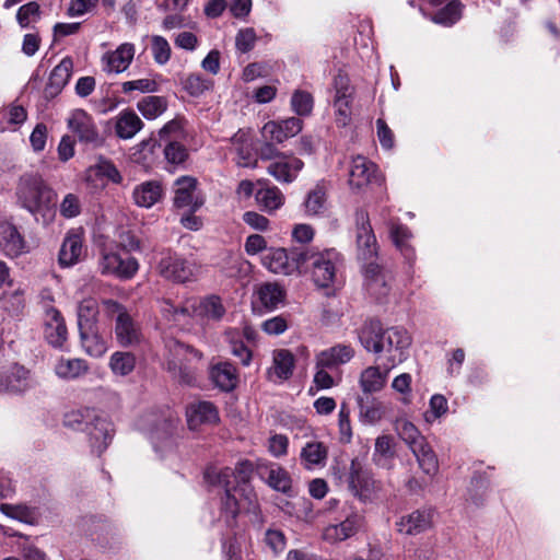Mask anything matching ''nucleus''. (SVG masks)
Returning <instances> with one entry per match:
<instances>
[{
	"label": "nucleus",
	"mask_w": 560,
	"mask_h": 560,
	"mask_svg": "<svg viewBox=\"0 0 560 560\" xmlns=\"http://www.w3.org/2000/svg\"><path fill=\"white\" fill-rule=\"evenodd\" d=\"M303 162L294 156H283L268 166V173L278 182L291 183L303 168Z\"/></svg>",
	"instance_id": "nucleus-26"
},
{
	"label": "nucleus",
	"mask_w": 560,
	"mask_h": 560,
	"mask_svg": "<svg viewBox=\"0 0 560 560\" xmlns=\"http://www.w3.org/2000/svg\"><path fill=\"white\" fill-rule=\"evenodd\" d=\"M143 127L140 117L131 109H125L116 118L115 132L120 139H131Z\"/></svg>",
	"instance_id": "nucleus-28"
},
{
	"label": "nucleus",
	"mask_w": 560,
	"mask_h": 560,
	"mask_svg": "<svg viewBox=\"0 0 560 560\" xmlns=\"http://www.w3.org/2000/svg\"><path fill=\"white\" fill-rule=\"evenodd\" d=\"M256 39L257 37L254 28L247 27L237 33L235 46L241 52H248L254 48Z\"/></svg>",
	"instance_id": "nucleus-60"
},
{
	"label": "nucleus",
	"mask_w": 560,
	"mask_h": 560,
	"mask_svg": "<svg viewBox=\"0 0 560 560\" xmlns=\"http://www.w3.org/2000/svg\"><path fill=\"white\" fill-rule=\"evenodd\" d=\"M294 368V357L287 349H279L273 351V365L269 370V377L273 381L288 380Z\"/></svg>",
	"instance_id": "nucleus-29"
},
{
	"label": "nucleus",
	"mask_w": 560,
	"mask_h": 560,
	"mask_svg": "<svg viewBox=\"0 0 560 560\" xmlns=\"http://www.w3.org/2000/svg\"><path fill=\"white\" fill-rule=\"evenodd\" d=\"M389 234L396 247L409 257L411 254V250L408 246V240L410 238L409 230L401 224L392 222L389 223Z\"/></svg>",
	"instance_id": "nucleus-48"
},
{
	"label": "nucleus",
	"mask_w": 560,
	"mask_h": 560,
	"mask_svg": "<svg viewBox=\"0 0 560 560\" xmlns=\"http://www.w3.org/2000/svg\"><path fill=\"white\" fill-rule=\"evenodd\" d=\"M98 305L94 299H85L78 306L79 330L96 327Z\"/></svg>",
	"instance_id": "nucleus-43"
},
{
	"label": "nucleus",
	"mask_w": 560,
	"mask_h": 560,
	"mask_svg": "<svg viewBox=\"0 0 560 560\" xmlns=\"http://www.w3.org/2000/svg\"><path fill=\"white\" fill-rule=\"evenodd\" d=\"M234 476V471L230 467H224L220 470L215 468H209L205 472V478L208 482L224 488V497L222 498V511L231 518H234L240 511V502L236 498V493L245 492V489H238L232 487L231 477Z\"/></svg>",
	"instance_id": "nucleus-10"
},
{
	"label": "nucleus",
	"mask_w": 560,
	"mask_h": 560,
	"mask_svg": "<svg viewBox=\"0 0 560 560\" xmlns=\"http://www.w3.org/2000/svg\"><path fill=\"white\" fill-rule=\"evenodd\" d=\"M88 371L86 362L82 359L61 358L55 365V373L58 377L73 380L83 375Z\"/></svg>",
	"instance_id": "nucleus-40"
},
{
	"label": "nucleus",
	"mask_w": 560,
	"mask_h": 560,
	"mask_svg": "<svg viewBox=\"0 0 560 560\" xmlns=\"http://www.w3.org/2000/svg\"><path fill=\"white\" fill-rule=\"evenodd\" d=\"M30 385V371L23 365L13 363L7 368H0V394L21 393Z\"/></svg>",
	"instance_id": "nucleus-16"
},
{
	"label": "nucleus",
	"mask_w": 560,
	"mask_h": 560,
	"mask_svg": "<svg viewBox=\"0 0 560 560\" xmlns=\"http://www.w3.org/2000/svg\"><path fill=\"white\" fill-rule=\"evenodd\" d=\"M258 475L276 491L288 493L292 488L290 474L276 463L260 464Z\"/></svg>",
	"instance_id": "nucleus-20"
},
{
	"label": "nucleus",
	"mask_w": 560,
	"mask_h": 560,
	"mask_svg": "<svg viewBox=\"0 0 560 560\" xmlns=\"http://www.w3.org/2000/svg\"><path fill=\"white\" fill-rule=\"evenodd\" d=\"M354 355V349L348 345H337L320 351L316 355L317 368H335L349 362Z\"/></svg>",
	"instance_id": "nucleus-24"
},
{
	"label": "nucleus",
	"mask_w": 560,
	"mask_h": 560,
	"mask_svg": "<svg viewBox=\"0 0 560 560\" xmlns=\"http://www.w3.org/2000/svg\"><path fill=\"white\" fill-rule=\"evenodd\" d=\"M432 515L430 510H417L400 518L398 530L406 535H418L431 527Z\"/></svg>",
	"instance_id": "nucleus-25"
},
{
	"label": "nucleus",
	"mask_w": 560,
	"mask_h": 560,
	"mask_svg": "<svg viewBox=\"0 0 560 560\" xmlns=\"http://www.w3.org/2000/svg\"><path fill=\"white\" fill-rule=\"evenodd\" d=\"M67 124L80 143L93 149L104 144V136L100 131L94 118L84 109L78 108L72 110L67 119Z\"/></svg>",
	"instance_id": "nucleus-8"
},
{
	"label": "nucleus",
	"mask_w": 560,
	"mask_h": 560,
	"mask_svg": "<svg viewBox=\"0 0 560 560\" xmlns=\"http://www.w3.org/2000/svg\"><path fill=\"white\" fill-rule=\"evenodd\" d=\"M395 430L408 447L424 438L417 427L406 418H398L396 420Z\"/></svg>",
	"instance_id": "nucleus-46"
},
{
	"label": "nucleus",
	"mask_w": 560,
	"mask_h": 560,
	"mask_svg": "<svg viewBox=\"0 0 560 560\" xmlns=\"http://www.w3.org/2000/svg\"><path fill=\"white\" fill-rule=\"evenodd\" d=\"M162 196V185L156 180L141 183L132 192L136 205L143 208H151L161 200Z\"/></svg>",
	"instance_id": "nucleus-27"
},
{
	"label": "nucleus",
	"mask_w": 560,
	"mask_h": 560,
	"mask_svg": "<svg viewBox=\"0 0 560 560\" xmlns=\"http://www.w3.org/2000/svg\"><path fill=\"white\" fill-rule=\"evenodd\" d=\"M93 177L106 178L114 184H120L122 176L114 163L103 156H98L94 165L90 166L86 172V179L91 180Z\"/></svg>",
	"instance_id": "nucleus-35"
},
{
	"label": "nucleus",
	"mask_w": 560,
	"mask_h": 560,
	"mask_svg": "<svg viewBox=\"0 0 560 560\" xmlns=\"http://www.w3.org/2000/svg\"><path fill=\"white\" fill-rule=\"evenodd\" d=\"M301 462L306 469L323 467L326 464L328 450L323 442H307L301 451Z\"/></svg>",
	"instance_id": "nucleus-31"
},
{
	"label": "nucleus",
	"mask_w": 560,
	"mask_h": 560,
	"mask_svg": "<svg viewBox=\"0 0 560 560\" xmlns=\"http://www.w3.org/2000/svg\"><path fill=\"white\" fill-rule=\"evenodd\" d=\"M366 291L376 300H382L389 292V285L386 275L375 262L365 266L364 271Z\"/></svg>",
	"instance_id": "nucleus-23"
},
{
	"label": "nucleus",
	"mask_w": 560,
	"mask_h": 560,
	"mask_svg": "<svg viewBox=\"0 0 560 560\" xmlns=\"http://www.w3.org/2000/svg\"><path fill=\"white\" fill-rule=\"evenodd\" d=\"M186 413L190 429H196L201 424H213L219 421L218 409L210 401L190 404Z\"/></svg>",
	"instance_id": "nucleus-22"
},
{
	"label": "nucleus",
	"mask_w": 560,
	"mask_h": 560,
	"mask_svg": "<svg viewBox=\"0 0 560 560\" xmlns=\"http://www.w3.org/2000/svg\"><path fill=\"white\" fill-rule=\"evenodd\" d=\"M388 372H382L380 366H369L360 375V386L364 393L380 392L386 384Z\"/></svg>",
	"instance_id": "nucleus-37"
},
{
	"label": "nucleus",
	"mask_w": 560,
	"mask_h": 560,
	"mask_svg": "<svg viewBox=\"0 0 560 560\" xmlns=\"http://www.w3.org/2000/svg\"><path fill=\"white\" fill-rule=\"evenodd\" d=\"M358 257L368 264L377 257V243L366 211L355 212Z\"/></svg>",
	"instance_id": "nucleus-11"
},
{
	"label": "nucleus",
	"mask_w": 560,
	"mask_h": 560,
	"mask_svg": "<svg viewBox=\"0 0 560 560\" xmlns=\"http://www.w3.org/2000/svg\"><path fill=\"white\" fill-rule=\"evenodd\" d=\"M213 383L222 390L229 392L236 387V369L229 362H220L212 366L210 372Z\"/></svg>",
	"instance_id": "nucleus-32"
},
{
	"label": "nucleus",
	"mask_w": 560,
	"mask_h": 560,
	"mask_svg": "<svg viewBox=\"0 0 560 560\" xmlns=\"http://www.w3.org/2000/svg\"><path fill=\"white\" fill-rule=\"evenodd\" d=\"M82 347L92 357L100 358L107 351L106 341L97 334L96 327L79 330Z\"/></svg>",
	"instance_id": "nucleus-39"
},
{
	"label": "nucleus",
	"mask_w": 560,
	"mask_h": 560,
	"mask_svg": "<svg viewBox=\"0 0 560 560\" xmlns=\"http://www.w3.org/2000/svg\"><path fill=\"white\" fill-rule=\"evenodd\" d=\"M411 382L412 377L409 373H401L393 380L392 388L404 396L401 399L404 402H409Z\"/></svg>",
	"instance_id": "nucleus-62"
},
{
	"label": "nucleus",
	"mask_w": 560,
	"mask_h": 560,
	"mask_svg": "<svg viewBox=\"0 0 560 560\" xmlns=\"http://www.w3.org/2000/svg\"><path fill=\"white\" fill-rule=\"evenodd\" d=\"M164 155L171 164H182L188 158V151L184 144L177 141H170L164 148Z\"/></svg>",
	"instance_id": "nucleus-54"
},
{
	"label": "nucleus",
	"mask_w": 560,
	"mask_h": 560,
	"mask_svg": "<svg viewBox=\"0 0 560 560\" xmlns=\"http://www.w3.org/2000/svg\"><path fill=\"white\" fill-rule=\"evenodd\" d=\"M69 422H75L78 429L89 432L91 445L98 454L103 453L112 441L113 423L93 410H85V413H72Z\"/></svg>",
	"instance_id": "nucleus-4"
},
{
	"label": "nucleus",
	"mask_w": 560,
	"mask_h": 560,
	"mask_svg": "<svg viewBox=\"0 0 560 560\" xmlns=\"http://www.w3.org/2000/svg\"><path fill=\"white\" fill-rule=\"evenodd\" d=\"M372 483L370 472L363 469L358 460L353 459L348 476V485L351 492L354 495H360L363 491H368Z\"/></svg>",
	"instance_id": "nucleus-36"
},
{
	"label": "nucleus",
	"mask_w": 560,
	"mask_h": 560,
	"mask_svg": "<svg viewBox=\"0 0 560 560\" xmlns=\"http://www.w3.org/2000/svg\"><path fill=\"white\" fill-rule=\"evenodd\" d=\"M44 337L54 348H62L68 339L65 319L55 307H49L45 312Z\"/></svg>",
	"instance_id": "nucleus-17"
},
{
	"label": "nucleus",
	"mask_w": 560,
	"mask_h": 560,
	"mask_svg": "<svg viewBox=\"0 0 560 560\" xmlns=\"http://www.w3.org/2000/svg\"><path fill=\"white\" fill-rule=\"evenodd\" d=\"M156 270L161 277L175 283L194 281L199 272V267L183 256L165 252L158 262Z\"/></svg>",
	"instance_id": "nucleus-6"
},
{
	"label": "nucleus",
	"mask_w": 560,
	"mask_h": 560,
	"mask_svg": "<svg viewBox=\"0 0 560 560\" xmlns=\"http://www.w3.org/2000/svg\"><path fill=\"white\" fill-rule=\"evenodd\" d=\"M136 47L131 43H122L115 50L105 52L101 58L102 70L108 74L126 71L133 60Z\"/></svg>",
	"instance_id": "nucleus-15"
},
{
	"label": "nucleus",
	"mask_w": 560,
	"mask_h": 560,
	"mask_svg": "<svg viewBox=\"0 0 560 560\" xmlns=\"http://www.w3.org/2000/svg\"><path fill=\"white\" fill-rule=\"evenodd\" d=\"M1 511L9 517L15 518L18 521L24 523H33L35 520V514L33 510L24 505H12V504H2Z\"/></svg>",
	"instance_id": "nucleus-55"
},
{
	"label": "nucleus",
	"mask_w": 560,
	"mask_h": 560,
	"mask_svg": "<svg viewBox=\"0 0 560 560\" xmlns=\"http://www.w3.org/2000/svg\"><path fill=\"white\" fill-rule=\"evenodd\" d=\"M137 108L144 118L155 119L166 110L167 101L163 96L150 95L140 100Z\"/></svg>",
	"instance_id": "nucleus-42"
},
{
	"label": "nucleus",
	"mask_w": 560,
	"mask_h": 560,
	"mask_svg": "<svg viewBox=\"0 0 560 560\" xmlns=\"http://www.w3.org/2000/svg\"><path fill=\"white\" fill-rule=\"evenodd\" d=\"M393 439L389 435L378 436L375 441L374 460L378 465H386V462L394 456Z\"/></svg>",
	"instance_id": "nucleus-51"
},
{
	"label": "nucleus",
	"mask_w": 560,
	"mask_h": 560,
	"mask_svg": "<svg viewBox=\"0 0 560 560\" xmlns=\"http://www.w3.org/2000/svg\"><path fill=\"white\" fill-rule=\"evenodd\" d=\"M183 89L191 96L198 97L213 88V80L199 73H190L182 79Z\"/></svg>",
	"instance_id": "nucleus-45"
},
{
	"label": "nucleus",
	"mask_w": 560,
	"mask_h": 560,
	"mask_svg": "<svg viewBox=\"0 0 560 560\" xmlns=\"http://www.w3.org/2000/svg\"><path fill=\"white\" fill-rule=\"evenodd\" d=\"M303 128L302 119L290 117L280 121H268L261 129L262 137L266 140L282 143L296 136Z\"/></svg>",
	"instance_id": "nucleus-18"
},
{
	"label": "nucleus",
	"mask_w": 560,
	"mask_h": 560,
	"mask_svg": "<svg viewBox=\"0 0 560 560\" xmlns=\"http://www.w3.org/2000/svg\"><path fill=\"white\" fill-rule=\"evenodd\" d=\"M103 310L115 320V337L120 346L128 347L139 342V327L124 305L113 300H104Z\"/></svg>",
	"instance_id": "nucleus-5"
},
{
	"label": "nucleus",
	"mask_w": 560,
	"mask_h": 560,
	"mask_svg": "<svg viewBox=\"0 0 560 560\" xmlns=\"http://www.w3.org/2000/svg\"><path fill=\"white\" fill-rule=\"evenodd\" d=\"M376 165L362 155L352 159L348 183L353 189H362L376 180Z\"/></svg>",
	"instance_id": "nucleus-19"
},
{
	"label": "nucleus",
	"mask_w": 560,
	"mask_h": 560,
	"mask_svg": "<svg viewBox=\"0 0 560 560\" xmlns=\"http://www.w3.org/2000/svg\"><path fill=\"white\" fill-rule=\"evenodd\" d=\"M338 427L340 432V441L349 443L352 438V429L350 423V408L346 402H342L338 413Z\"/></svg>",
	"instance_id": "nucleus-56"
},
{
	"label": "nucleus",
	"mask_w": 560,
	"mask_h": 560,
	"mask_svg": "<svg viewBox=\"0 0 560 560\" xmlns=\"http://www.w3.org/2000/svg\"><path fill=\"white\" fill-rule=\"evenodd\" d=\"M136 258H122L117 253L103 250L100 259V269L103 275H115L119 278H131L138 270Z\"/></svg>",
	"instance_id": "nucleus-13"
},
{
	"label": "nucleus",
	"mask_w": 560,
	"mask_h": 560,
	"mask_svg": "<svg viewBox=\"0 0 560 560\" xmlns=\"http://www.w3.org/2000/svg\"><path fill=\"white\" fill-rule=\"evenodd\" d=\"M326 194L322 187H315L307 195L305 200V209L308 214H318L325 207Z\"/></svg>",
	"instance_id": "nucleus-53"
},
{
	"label": "nucleus",
	"mask_w": 560,
	"mask_h": 560,
	"mask_svg": "<svg viewBox=\"0 0 560 560\" xmlns=\"http://www.w3.org/2000/svg\"><path fill=\"white\" fill-rule=\"evenodd\" d=\"M190 317H197V299H186L177 306L175 323L186 322Z\"/></svg>",
	"instance_id": "nucleus-63"
},
{
	"label": "nucleus",
	"mask_w": 560,
	"mask_h": 560,
	"mask_svg": "<svg viewBox=\"0 0 560 560\" xmlns=\"http://www.w3.org/2000/svg\"><path fill=\"white\" fill-rule=\"evenodd\" d=\"M256 295L264 308L272 311L283 302L285 292L278 283L266 282L258 287Z\"/></svg>",
	"instance_id": "nucleus-33"
},
{
	"label": "nucleus",
	"mask_w": 560,
	"mask_h": 560,
	"mask_svg": "<svg viewBox=\"0 0 560 560\" xmlns=\"http://www.w3.org/2000/svg\"><path fill=\"white\" fill-rule=\"evenodd\" d=\"M261 262L273 273L290 276L300 271L308 262V249L302 246L290 249L270 248L264 254Z\"/></svg>",
	"instance_id": "nucleus-3"
},
{
	"label": "nucleus",
	"mask_w": 560,
	"mask_h": 560,
	"mask_svg": "<svg viewBox=\"0 0 560 560\" xmlns=\"http://www.w3.org/2000/svg\"><path fill=\"white\" fill-rule=\"evenodd\" d=\"M197 184V179L191 176H182L175 180L173 202L177 209L196 212L203 205V199L195 194Z\"/></svg>",
	"instance_id": "nucleus-14"
},
{
	"label": "nucleus",
	"mask_w": 560,
	"mask_h": 560,
	"mask_svg": "<svg viewBox=\"0 0 560 560\" xmlns=\"http://www.w3.org/2000/svg\"><path fill=\"white\" fill-rule=\"evenodd\" d=\"M158 90V84L154 80L151 79H138L133 81H126L121 84V91L125 94H129L133 91H138L141 93H150L155 92Z\"/></svg>",
	"instance_id": "nucleus-58"
},
{
	"label": "nucleus",
	"mask_w": 560,
	"mask_h": 560,
	"mask_svg": "<svg viewBox=\"0 0 560 560\" xmlns=\"http://www.w3.org/2000/svg\"><path fill=\"white\" fill-rule=\"evenodd\" d=\"M376 129H377V138L381 145L389 150L394 145V133L390 128L387 126L384 119L378 118L376 120Z\"/></svg>",
	"instance_id": "nucleus-64"
},
{
	"label": "nucleus",
	"mask_w": 560,
	"mask_h": 560,
	"mask_svg": "<svg viewBox=\"0 0 560 560\" xmlns=\"http://www.w3.org/2000/svg\"><path fill=\"white\" fill-rule=\"evenodd\" d=\"M284 197L277 187L260 188L256 192L258 206L269 213L275 212L283 205Z\"/></svg>",
	"instance_id": "nucleus-41"
},
{
	"label": "nucleus",
	"mask_w": 560,
	"mask_h": 560,
	"mask_svg": "<svg viewBox=\"0 0 560 560\" xmlns=\"http://www.w3.org/2000/svg\"><path fill=\"white\" fill-rule=\"evenodd\" d=\"M40 19V7L36 1H31L20 7L16 13V21L23 28L30 27Z\"/></svg>",
	"instance_id": "nucleus-47"
},
{
	"label": "nucleus",
	"mask_w": 560,
	"mask_h": 560,
	"mask_svg": "<svg viewBox=\"0 0 560 560\" xmlns=\"http://www.w3.org/2000/svg\"><path fill=\"white\" fill-rule=\"evenodd\" d=\"M18 205L35 217L36 221L49 223L56 213V191L37 173L23 174L15 189Z\"/></svg>",
	"instance_id": "nucleus-2"
},
{
	"label": "nucleus",
	"mask_w": 560,
	"mask_h": 560,
	"mask_svg": "<svg viewBox=\"0 0 560 560\" xmlns=\"http://www.w3.org/2000/svg\"><path fill=\"white\" fill-rule=\"evenodd\" d=\"M73 62L70 58H63L50 72L45 86V96L52 98L57 96L69 82L72 74Z\"/></svg>",
	"instance_id": "nucleus-21"
},
{
	"label": "nucleus",
	"mask_w": 560,
	"mask_h": 560,
	"mask_svg": "<svg viewBox=\"0 0 560 560\" xmlns=\"http://www.w3.org/2000/svg\"><path fill=\"white\" fill-rule=\"evenodd\" d=\"M314 100L311 93L295 91L291 97V106L299 116H307L312 113Z\"/></svg>",
	"instance_id": "nucleus-50"
},
{
	"label": "nucleus",
	"mask_w": 560,
	"mask_h": 560,
	"mask_svg": "<svg viewBox=\"0 0 560 560\" xmlns=\"http://www.w3.org/2000/svg\"><path fill=\"white\" fill-rule=\"evenodd\" d=\"M360 341L365 350L384 353L383 368L389 372L407 359L406 350L411 345V337L402 327L383 329L380 322L370 320L361 329Z\"/></svg>",
	"instance_id": "nucleus-1"
},
{
	"label": "nucleus",
	"mask_w": 560,
	"mask_h": 560,
	"mask_svg": "<svg viewBox=\"0 0 560 560\" xmlns=\"http://www.w3.org/2000/svg\"><path fill=\"white\" fill-rule=\"evenodd\" d=\"M383 416V407L378 401H371L370 404L360 402V418L369 424L376 423Z\"/></svg>",
	"instance_id": "nucleus-57"
},
{
	"label": "nucleus",
	"mask_w": 560,
	"mask_h": 560,
	"mask_svg": "<svg viewBox=\"0 0 560 560\" xmlns=\"http://www.w3.org/2000/svg\"><path fill=\"white\" fill-rule=\"evenodd\" d=\"M230 469L234 471V476L231 477L232 487L244 489L241 487V485L246 486L247 481L249 480L252 474V464L249 462H242L237 464L235 468Z\"/></svg>",
	"instance_id": "nucleus-61"
},
{
	"label": "nucleus",
	"mask_w": 560,
	"mask_h": 560,
	"mask_svg": "<svg viewBox=\"0 0 560 560\" xmlns=\"http://www.w3.org/2000/svg\"><path fill=\"white\" fill-rule=\"evenodd\" d=\"M83 245L80 235L68 234L59 250V264L62 267L75 265L82 257Z\"/></svg>",
	"instance_id": "nucleus-30"
},
{
	"label": "nucleus",
	"mask_w": 560,
	"mask_h": 560,
	"mask_svg": "<svg viewBox=\"0 0 560 560\" xmlns=\"http://www.w3.org/2000/svg\"><path fill=\"white\" fill-rule=\"evenodd\" d=\"M308 262L312 264V277L315 284L319 288H330L337 280V266L340 262V256L335 249H328L323 253H313L308 250Z\"/></svg>",
	"instance_id": "nucleus-9"
},
{
	"label": "nucleus",
	"mask_w": 560,
	"mask_h": 560,
	"mask_svg": "<svg viewBox=\"0 0 560 560\" xmlns=\"http://www.w3.org/2000/svg\"><path fill=\"white\" fill-rule=\"evenodd\" d=\"M225 314V307L217 295L197 299V317L220 320Z\"/></svg>",
	"instance_id": "nucleus-38"
},
{
	"label": "nucleus",
	"mask_w": 560,
	"mask_h": 560,
	"mask_svg": "<svg viewBox=\"0 0 560 560\" xmlns=\"http://www.w3.org/2000/svg\"><path fill=\"white\" fill-rule=\"evenodd\" d=\"M340 516L342 520L338 523L329 524L324 528L323 538L326 541L341 542L353 537L364 527V515L350 505H342Z\"/></svg>",
	"instance_id": "nucleus-7"
},
{
	"label": "nucleus",
	"mask_w": 560,
	"mask_h": 560,
	"mask_svg": "<svg viewBox=\"0 0 560 560\" xmlns=\"http://www.w3.org/2000/svg\"><path fill=\"white\" fill-rule=\"evenodd\" d=\"M459 4L451 1L434 14L433 21L438 24L450 26L453 25L459 19Z\"/></svg>",
	"instance_id": "nucleus-52"
},
{
	"label": "nucleus",
	"mask_w": 560,
	"mask_h": 560,
	"mask_svg": "<svg viewBox=\"0 0 560 560\" xmlns=\"http://www.w3.org/2000/svg\"><path fill=\"white\" fill-rule=\"evenodd\" d=\"M0 246L11 257H15L23 252L24 240L14 225L7 224L1 226Z\"/></svg>",
	"instance_id": "nucleus-34"
},
{
	"label": "nucleus",
	"mask_w": 560,
	"mask_h": 560,
	"mask_svg": "<svg viewBox=\"0 0 560 560\" xmlns=\"http://www.w3.org/2000/svg\"><path fill=\"white\" fill-rule=\"evenodd\" d=\"M109 368L115 375H129L136 368V357L131 352L116 351L110 355Z\"/></svg>",
	"instance_id": "nucleus-44"
},
{
	"label": "nucleus",
	"mask_w": 560,
	"mask_h": 560,
	"mask_svg": "<svg viewBox=\"0 0 560 560\" xmlns=\"http://www.w3.org/2000/svg\"><path fill=\"white\" fill-rule=\"evenodd\" d=\"M80 198L74 194H67L60 203V214L66 219L78 217L81 213Z\"/></svg>",
	"instance_id": "nucleus-59"
},
{
	"label": "nucleus",
	"mask_w": 560,
	"mask_h": 560,
	"mask_svg": "<svg viewBox=\"0 0 560 560\" xmlns=\"http://www.w3.org/2000/svg\"><path fill=\"white\" fill-rule=\"evenodd\" d=\"M336 95L334 98L335 121L338 127L350 125L352 119L353 89L349 85V79L337 75L334 80Z\"/></svg>",
	"instance_id": "nucleus-12"
},
{
	"label": "nucleus",
	"mask_w": 560,
	"mask_h": 560,
	"mask_svg": "<svg viewBox=\"0 0 560 560\" xmlns=\"http://www.w3.org/2000/svg\"><path fill=\"white\" fill-rule=\"evenodd\" d=\"M151 51L154 61L162 66L168 62L172 49L163 36L154 35L151 38Z\"/></svg>",
	"instance_id": "nucleus-49"
}]
</instances>
